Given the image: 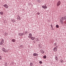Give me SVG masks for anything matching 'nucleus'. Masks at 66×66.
Returning a JSON list of instances; mask_svg holds the SVG:
<instances>
[{"instance_id":"obj_12","label":"nucleus","mask_w":66,"mask_h":66,"mask_svg":"<svg viewBox=\"0 0 66 66\" xmlns=\"http://www.w3.org/2000/svg\"><path fill=\"white\" fill-rule=\"evenodd\" d=\"M30 66H33V63L32 62H31L30 64Z\"/></svg>"},{"instance_id":"obj_27","label":"nucleus","mask_w":66,"mask_h":66,"mask_svg":"<svg viewBox=\"0 0 66 66\" xmlns=\"http://www.w3.org/2000/svg\"><path fill=\"white\" fill-rule=\"evenodd\" d=\"M19 20H20L21 19H20V18H19Z\"/></svg>"},{"instance_id":"obj_3","label":"nucleus","mask_w":66,"mask_h":66,"mask_svg":"<svg viewBox=\"0 0 66 66\" xmlns=\"http://www.w3.org/2000/svg\"><path fill=\"white\" fill-rule=\"evenodd\" d=\"M60 4H61V2L59 1L57 3V6H59Z\"/></svg>"},{"instance_id":"obj_28","label":"nucleus","mask_w":66,"mask_h":66,"mask_svg":"<svg viewBox=\"0 0 66 66\" xmlns=\"http://www.w3.org/2000/svg\"><path fill=\"white\" fill-rule=\"evenodd\" d=\"M51 27H52V25H51Z\"/></svg>"},{"instance_id":"obj_22","label":"nucleus","mask_w":66,"mask_h":66,"mask_svg":"<svg viewBox=\"0 0 66 66\" xmlns=\"http://www.w3.org/2000/svg\"><path fill=\"white\" fill-rule=\"evenodd\" d=\"M61 63H63V62H64V61H63V60H61Z\"/></svg>"},{"instance_id":"obj_8","label":"nucleus","mask_w":66,"mask_h":66,"mask_svg":"<svg viewBox=\"0 0 66 66\" xmlns=\"http://www.w3.org/2000/svg\"><path fill=\"white\" fill-rule=\"evenodd\" d=\"M40 52L41 53H42V54H43L44 53H45V52L44 51H43V50H40Z\"/></svg>"},{"instance_id":"obj_1","label":"nucleus","mask_w":66,"mask_h":66,"mask_svg":"<svg viewBox=\"0 0 66 66\" xmlns=\"http://www.w3.org/2000/svg\"><path fill=\"white\" fill-rule=\"evenodd\" d=\"M4 39H2V41H1V43H0V45H1V46H2V45H3V43H4Z\"/></svg>"},{"instance_id":"obj_25","label":"nucleus","mask_w":66,"mask_h":66,"mask_svg":"<svg viewBox=\"0 0 66 66\" xmlns=\"http://www.w3.org/2000/svg\"><path fill=\"white\" fill-rule=\"evenodd\" d=\"M1 59H2V57L1 56H0V60H1Z\"/></svg>"},{"instance_id":"obj_16","label":"nucleus","mask_w":66,"mask_h":66,"mask_svg":"<svg viewBox=\"0 0 66 66\" xmlns=\"http://www.w3.org/2000/svg\"><path fill=\"white\" fill-rule=\"evenodd\" d=\"M55 59L56 61H57V56H55Z\"/></svg>"},{"instance_id":"obj_17","label":"nucleus","mask_w":66,"mask_h":66,"mask_svg":"<svg viewBox=\"0 0 66 66\" xmlns=\"http://www.w3.org/2000/svg\"><path fill=\"white\" fill-rule=\"evenodd\" d=\"M0 14L1 15H3V12H0Z\"/></svg>"},{"instance_id":"obj_14","label":"nucleus","mask_w":66,"mask_h":66,"mask_svg":"<svg viewBox=\"0 0 66 66\" xmlns=\"http://www.w3.org/2000/svg\"><path fill=\"white\" fill-rule=\"evenodd\" d=\"M12 42H13V43H15V40L14 39H13L12 40Z\"/></svg>"},{"instance_id":"obj_18","label":"nucleus","mask_w":66,"mask_h":66,"mask_svg":"<svg viewBox=\"0 0 66 66\" xmlns=\"http://www.w3.org/2000/svg\"><path fill=\"white\" fill-rule=\"evenodd\" d=\"M56 27L57 28H59V25H58V24L56 25Z\"/></svg>"},{"instance_id":"obj_11","label":"nucleus","mask_w":66,"mask_h":66,"mask_svg":"<svg viewBox=\"0 0 66 66\" xmlns=\"http://www.w3.org/2000/svg\"><path fill=\"white\" fill-rule=\"evenodd\" d=\"M54 51V52H55L56 51H57V48H56V47H55L53 49Z\"/></svg>"},{"instance_id":"obj_9","label":"nucleus","mask_w":66,"mask_h":66,"mask_svg":"<svg viewBox=\"0 0 66 66\" xmlns=\"http://www.w3.org/2000/svg\"><path fill=\"white\" fill-rule=\"evenodd\" d=\"M38 54H37L36 53H34L33 54V55H34V56H38Z\"/></svg>"},{"instance_id":"obj_29","label":"nucleus","mask_w":66,"mask_h":66,"mask_svg":"<svg viewBox=\"0 0 66 66\" xmlns=\"http://www.w3.org/2000/svg\"><path fill=\"white\" fill-rule=\"evenodd\" d=\"M45 5H46V4H45Z\"/></svg>"},{"instance_id":"obj_20","label":"nucleus","mask_w":66,"mask_h":66,"mask_svg":"<svg viewBox=\"0 0 66 66\" xmlns=\"http://www.w3.org/2000/svg\"><path fill=\"white\" fill-rule=\"evenodd\" d=\"M25 34H24V32L23 33H22V35H25Z\"/></svg>"},{"instance_id":"obj_6","label":"nucleus","mask_w":66,"mask_h":66,"mask_svg":"<svg viewBox=\"0 0 66 66\" xmlns=\"http://www.w3.org/2000/svg\"><path fill=\"white\" fill-rule=\"evenodd\" d=\"M3 6H4L5 8H7L8 7V6L6 4L4 5Z\"/></svg>"},{"instance_id":"obj_24","label":"nucleus","mask_w":66,"mask_h":66,"mask_svg":"<svg viewBox=\"0 0 66 66\" xmlns=\"http://www.w3.org/2000/svg\"><path fill=\"white\" fill-rule=\"evenodd\" d=\"M37 2H39V3H40V0H37Z\"/></svg>"},{"instance_id":"obj_21","label":"nucleus","mask_w":66,"mask_h":66,"mask_svg":"<svg viewBox=\"0 0 66 66\" xmlns=\"http://www.w3.org/2000/svg\"><path fill=\"white\" fill-rule=\"evenodd\" d=\"M56 45H57L56 43H55L54 44V46H56Z\"/></svg>"},{"instance_id":"obj_5","label":"nucleus","mask_w":66,"mask_h":66,"mask_svg":"<svg viewBox=\"0 0 66 66\" xmlns=\"http://www.w3.org/2000/svg\"><path fill=\"white\" fill-rule=\"evenodd\" d=\"M42 7L44 9H47V7L46 6H42Z\"/></svg>"},{"instance_id":"obj_7","label":"nucleus","mask_w":66,"mask_h":66,"mask_svg":"<svg viewBox=\"0 0 66 66\" xmlns=\"http://www.w3.org/2000/svg\"><path fill=\"white\" fill-rule=\"evenodd\" d=\"M2 50H3V51H4V52H6V50H5V48H2Z\"/></svg>"},{"instance_id":"obj_2","label":"nucleus","mask_w":66,"mask_h":66,"mask_svg":"<svg viewBox=\"0 0 66 66\" xmlns=\"http://www.w3.org/2000/svg\"><path fill=\"white\" fill-rule=\"evenodd\" d=\"M32 35L31 33H29V36H28V37L29 38H32Z\"/></svg>"},{"instance_id":"obj_4","label":"nucleus","mask_w":66,"mask_h":66,"mask_svg":"<svg viewBox=\"0 0 66 66\" xmlns=\"http://www.w3.org/2000/svg\"><path fill=\"white\" fill-rule=\"evenodd\" d=\"M65 20L66 21V16H65L64 17H62L60 19H61L62 20H65Z\"/></svg>"},{"instance_id":"obj_13","label":"nucleus","mask_w":66,"mask_h":66,"mask_svg":"<svg viewBox=\"0 0 66 66\" xmlns=\"http://www.w3.org/2000/svg\"><path fill=\"white\" fill-rule=\"evenodd\" d=\"M31 39H32V40H34V39H35V37H32L31 38Z\"/></svg>"},{"instance_id":"obj_26","label":"nucleus","mask_w":66,"mask_h":66,"mask_svg":"<svg viewBox=\"0 0 66 66\" xmlns=\"http://www.w3.org/2000/svg\"><path fill=\"white\" fill-rule=\"evenodd\" d=\"M39 63L40 64H42V62L41 61H40L39 62Z\"/></svg>"},{"instance_id":"obj_10","label":"nucleus","mask_w":66,"mask_h":66,"mask_svg":"<svg viewBox=\"0 0 66 66\" xmlns=\"http://www.w3.org/2000/svg\"><path fill=\"white\" fill-rule=\"evenodd\" d=\"M60 23H61V24H63V20H62L61 19H60Z\"/></svg>"},{"instance_id":"obj_19","label":"nucleus","mask_w":66,"mask_h":66,"mask_svg":"<svg viewBox=\"0 0 66 66\" xmlns=\"http://www.w3.org/2000/svg\"><path fill=\"white\" fill-rule=\"evenodd\" d=\"M19 36H22V34L21 33H19Z\"/></svg>"},{"instance_id":"obj_15","label":"nucleus","mask_w":66,"mask_h":66,"mask_svg":"<svg viewBox=\"0 0 66 66\" xmlns=\"http://www.w3.org/2000/svg\"><path fill=\"white\" fill-rule=\"evenodd\" d=\"M43 59H46V58H47V56H46L45 55L43 56Z\"/></svg>"},{"instance_id":"obj_23","label":"nucleus","mask_w":66,"mask_h":66,"mask_svg":"<svg viewBox=\"0 0 66 66\" xmlns=\"http://www.w3.org/2000/svg\"><path fill=\"white\" fill-rule=\"evenodd\" d=\"M15 21H15V20H13V22H15Z\"/></svg>"},{"instance_id":"obj_30","label":"nucleus","mask_w":66,"mask_h":66,"mask_svg":"<svg viewBox=\"0 0 66 66\" xmlns=\"http://www.w3.org/2000/svg\"><path fill=\"white\" fill-rule=\"evenodd\" d=\"M25 34H26V33H25Z\"/></svg>"}]
</instances>
